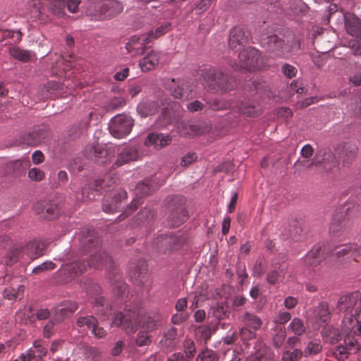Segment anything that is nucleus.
Here are the masks:
<instances>
[{
	"label": "nucleus",
	"mask_w": 361,
	"mask_h": 361,
	"mask_svg": "<svg viewBox=\"0 0 361 361\" xmlns=\"http://www.w3.org/2000/svg\"><path fill=\"white\" fill-rule=\"evenodd\" d=\"M142 311L137 305H126L122 312H117L112 318L111 325L122 326L128 334L134 333L140 324Z\"/></svg>",
	"instance_id": "nucleus-1"
},
{
	"label": "nucleus",
	"mask_w": 361,
	"mask_h": 361,
	"mask_svg": "<svg viewBox=\"0 0 361 361\" xmlns=\"http://www.w3.org/2000/svg\"><path fill=\"white\" fill-rule=\"evenodd\" d=\"M202 76L204 85L214 92H226L231 90L228 75L220 71L212 68L204 69L202 71Z\"/></svg>",
	"instance_id": "nucleus-2"
},
{
	"label": "nucleus",
	"mask_w": 361,
	"mask_h": 361,
	"mask_svg": "<svg viewBox=\"0 0 361 361\" xmlns=\"http://www.w3.org/2000/svg\"><path fill=\"white\" fill-rule=\"evenodd\" d=\"M134 126L133 119L128 114H117L114 116L109 125V132L116 138H123L129 135Z\"/></svg>",
	"instance_id": "nucleus-3"
},
{
	"label": "nucleus",
	"mask_w": 361,
	"mask_h": 361,
	"mask_svg": "<svg viewBox=\"0 0 361 361\" xmlns=\"http://www.w3.org/2000/svg\"><path fill=\"white\" fill-rule=\"evenodd\" d=\"M238 63L232 65L233 68L239 71H254L259 66L260 53L252 47L241 51L238 55Z\"/></svg>",
	"instance_id": "nucleus-4"
},
{
	"label": "nucleus",
	"mask_w": 361,
	"mask_h": 361,
	"mask_svg": "<svg viewBox=\"0 0 361 361\" xmlns=\"http://www.w3.org/2000/svg\"><path fill=\"white\" fill-rule=\"evenodd\" d=\"M127 192L122 188L111 190L107 194L103 200L102 208L106 213H114L120 211L123 207Z\"/></svg>",
	"instance_id": "nucleus-5"
},
{
	"label": "nucleus",
	"mask_w": 361,
	"mask_h": 361,
	"mask_svg": "<svg viewBox=\"0 0 361 361\" xmlns=\"http://www.w3.org/2000/svg\"><path fill=\"white\" fill-rule=\"evenodd\" d=\"M186 242V238L180 233L173 234L172 233L158 236L156 245L159 252L166 253L173 250L179 248Z\"/></svg>",
	"instance_id": "nucleus-6"
},
{
	"label": "nucleus",
	"mask_w": 361,
	"mask_h": 361,
	"mask_svg": "<svg viewBox=\"0 0 361 361\" xmlns=\"http://www.w3.org/2000/svg\"><path fill=\"white\" fill-rule=\"evenodd\" d=\"M78 238L80 247L84 252L96 250L100 247V239L93 229L82 228L78 233Z\"/></svg>",
	"instance_id": "nucleus-7"
},
{
	"label": "nucleus",
	"mask_w": 361,
	"mask_h": 361,
	"mask_svg": "<svg viewBox=\"0 0 361 361\" xmlns=\"http://www.w3.org/2000/svg\"><path fill=\"white\" fill-rule=\"evenodd\" d=\"M351 225V221L347 217L346 211L344 209H340L334 214L329 230L331 233L340 235L347 233Z\"/></svg>",
	"instance_id": "nucleus-8"
},
{
	"label": "nucleus",
	"mask_w": 361,
	"mask_h": 361,
	"mask_svg": "<svg viewBox=\"0 0 361 361\" xmlns=\"http://www.w3.org/2000/svg\"><path fill=\"white\" fill-rule=\"evenodd\" d=\"M117 152L118 156L114 163V166L116 167H120L130 161H137L143 155L137 146H126L121 149L118 148Z\"/></svg>",
	"instance_id": "nucleus-9"
},
{
	"label": "nucleus",
	"mask_w": 361,
	"mask_h": 361,
	"mask_svg": "<svg viewBox=\"0 0 361 361\" xmlns=\"http://www.w3.org/2000/svg\"><path fill=\"white\" fill-rule=\"evenodd\" d=\"M150 43L149 38L145 33L131 36L126 44V49L132 56L142 55L146 49V44Z\"/></svg>",
	"instance_id": "nucleus-10"
},
{
	"label": "nucleus",
	"mask_w": 361,
	"mask_h": 361,
	"mask_svg": "<svg viewBox=\"0 0 361 361\" xmlns=\"http://www.w3.org/2000/svg\"><path fill=\"white\" fill-rule=\"evenodd\" d=\"M171 95L182 100H188L192 91V87L188 82L183 80L171 79L167 84Z\"/></svg>",
	"instance_id": "nucleus-11"
},
{
	"label": "nucleus",
	"mask_w": 361,
	"mask_h": 361,
	"mask_svg": "<svg viewBox=\"0 0 361 361\" xmlns=\"http://www.w3.org/2000/svg\"><path fill=\"white\" fill-rule=\"evenodd\" d=\"M33 211L40 218L47 220L55 219L60 213V209L56 203L47 201H40L35 203Z\"/></svg>",
	"instance_id": "nucleus-12"
},
{
	"label": "nucleus",
	"mask_w": 361,
	"mask_h": 361,
	"mask_svg": "<svg viewBox=\"0 0 361 361\" xmlns=\"http://www.w3.org/2000/svg\"><path fill=\"white\" fill-rule=\"evenodd\" d=\"M106 179L95 180L93 183H88L82 187L80 192H77L76 197L81 201L94 200L97 195H99L100 190L108 185Z\"/></svg>",
	"instance_id": "nucleus-13"
},
{
	"label": "nucleus",
	"mask_w": 361,
	"mask_h": 361,
	"mask_svg": "<svg viewBox=\"0 0 361 361\" xmlns=\"http://www.w3.org/2000/svg\"><path fill=\"white\" fill-rule=\"evenodd\" d=\"M360 310L357 311L355 310V312L346 313L343 322H342V329L345 333H352L353 331L355 334L357 331L361 334V294L360 300Z\"/></svg>",
	"instance_id": "nucleus-14"
},
{
	"label": "nucleus",
	"mask_w": 361,
	"mask_h": 361,
	"mask_svg": "<svg viewBox=\"0 0 361 361\" xmlns=\"http://www.w3.org/2000/svg\"><path fill=\"white\" fill-rule=\"evenodd\" d=\"M78 306L75 302L66 300L59 304L54 309V319L56 322H61L65 318L71 317Z\"/></svg>",
	"instance_id": "nucleus-15"
},
{
	"label": "nucleus",
	"mask_w": 361,
	"mask_h": 361,
	"mask_svg": "<svg viewBox=\"0 0 361 361\" xmlns=\"http://www.w3.org/2000/svg\"><path fill=\"white\" fill-rule=\"evenodd\" d=\"M48 136V133L44 126L37 127L32 131L24 134L20 142L28 146H36L43 142Z\"/></svg>",
	"instance_id": "nucleus-16"
},
{
	"label": "nucleus",
	"mask_w": 361,
	"mask_h": 361,
	"mask_svg": "<svg viewBox=\"0 0 361 361\" xmlns=\"http://www.w3.org/2000/svg\"><path fill=\"white\" fill-rule=\"evenodd\" d=\"M361 293H353L350 295L341 296L338 301L337 307L340 311L346 312L350 313L354 307L357 309V311L360 310V300Z\"/></svg>",
	"instance_id": "nucleus-17"
},
{
	"label": "nucleus",
	"mask_w": 361,
	"mask_h": 361,
	"mask_svg": "<svg viewBox=\"0 0 361 361\" xmlns=\"http://www.w3.org/2000/svg\"><path fill=\"white\" fill-rule=\"evenodd\" d=\"M248 42V37L245 31L240 27H233L229 35L228 44L231 49L239 51Z\"/></svg>",
	"instance_id": "nucleus-18"
},
{
	"label": "nucleus",
	"mask_w": 361,
	"mask_h": 361,
	"mask_svg": "<svg viewBox=\"0 0 361 361\" xmlns=\"http://www.w3.org/2000/svg\"><path fill=\"white\" fill-rule=\"evenodd\" d=\"M130 280L137 284L143 285L147 282L148 269L145 262H139L137 264L132 265L129 269Z\"/></svg>",
	"instance_id": "nucleus-19"
},
{
	"label": "nucleus",
	"mask_w": 361,
	"mask_h": 361,
	"mask_svg": "<svg viewBox=\"0 0 361 361\" xmlns=\"http://www.w3.org/2000/svg\"><path fill=\"white\" fill-rule=\"evenodd\" d=\"M107 152L108 149L102 145H87L84 149V154L91 160L103 164L109 160L106 157Z\"/></svg>",
	"instance_id": "nucleus-20"
},
{
	"label": "nucleus",
	"mask_w": 361,
	"mask_h": 361,
	"mask_svg": "<svg viewBox=\"0 0 361 361\" xmlns=\"http://www.w3.org/2000/svg\"><path fill=\"white\" fill-rule=\"evenodd\" d=\"M172 137L170 135L151 133L147 135L145 140L146 147H153L156 149H160L171 143Z\"/></svg>",
	"instance_id": "nucleus-21"
},
{
	"label": "nucleus",
	"mask_w": 361,
	"mask_h": 361,
	"mask_svg": "<svg viewBox=\"0 0 361 361\" xmlns=\"http://www.w3.org/2000/svg\"><path fill=\"white\" fill-rule=\"evenodd\" d=\"M123 10L122 3L118 0H106L99 8V11L104 19H111L120 14Z\"/></svg>",
	"instance_id": "nucleus-22"
},
{
	"label": "nucleus",
	"mask_w": 361,
	"mask_h": 361,
	"mask_svg": "<svg viewBox=\"0 0 361 361\" xmlns=\"http://www.w3.org/2000/svg\"><path fill=\"white\" fill-rule=\"evenodd\" d=\"M87 267L100 269L106 266L109 269L113 267L112 258L104 250H97L94 255H90L87 261Z\"/></svg>",
	"instance_id": "nucleus-23"
},
{
	"label": "nucleus",
	"mask_w": 361,
	"mask_h": 361,
	"mask_svg": "<svg viewBox=\"0 0 361 361\" xmlns=\"http://www.w3.org/2000/svg\"><path fill=\"white\" fill-rule=\"evenodd\" d=\"M357 147L354 143L344 142L339 145L337 151L344 164H350L357 154Z\"/></svg>",
	"instance_id": "nucleus-24"
},
{
	"label": "nucleus",
	"mask_w": 361,
	"mask_h": 361,
	"mask_svg": "<svg viewBox=\"0 0 361 361\" xmlns=\"http://www.w3.org/2000/svg\"><path fill=\"white\" fill-rule=\"evenodd\" d=\"M345 27L348 34L359 37L361 35V22L353 13H347L344 16Z\"/></svg>",
	"instance_id": "nucleus-25"
},
{
	"label": "nucleus",
	"mask_w": 361,
	"mask_h": 361,
	"mask_svg": "<svg viewBox=\"0 0 361 361\" xmlns=\"http://www.w3.org/2000/svg\"><path fill=\"white\" fill-rule=\"evenodd\" d=\"M46 247L45 243L41 240H32L23 247L24 255H26L30 259H36L43 255Z\"/></svg>",
	"instance_id": "nucleus-26"
},
{
	"label": "nucleus",
	"mask_w": 361,
	"mask_h": 361,
	"mask_svg": "<svg viewBox=\"0 0 361 361\" xmlns=\"http://www.w3.org/2000/svg\"><path fill=\"white\" fill-rule=\"evenodd\" d=\"M188 219L187 212L182 206L173 209L167 219L169 226L177 227L183 224Z\"/></svg>",
	"instance_id": "nucleus-27"
},
{
	"label": "nucleus",
	"mask_w": 361,
	"mask_h": 361,
	"mask_svg": "<svg viewBox=\"0 0 361 361\" xmlns=\"http://www.w3.org/2000/svg\"><path fill=\"white\" fill-rule=\"evenodd\" d=\"M87 264L85 261L76 260L64 267L65 274H67V278L71 279L75 276L82 274L87 270Z\"/></svg>",
	"instance_id": "nucleus-28"
},
{
	"label": "nucleus",
	"mask_w": 361,
	"mask_h": 361,
	"mask_svg": "<svg viewBox=\"0 0 361 361\" xmlns=\"http://www.w3.org/2000/svg\"><path fill=\"white\" fill-rule=\"evenodd\" d=\"M282 38L276 35L267 36L262 39V44L269 51L279 56V49L282 45Z\"/></svg>",
	"instance_id": "nucleus-29"
},
{
	"label": "nucleus",
	"mask_w": 361,
	"mask_h": 361,
	"mask_svg": "<svg viewBox=\"0 0 361 361\" xmlns=\"http://www.w3.org/2000/svg\"><path fill=\"white\" fill-rule=\"evenodd\" d=\"M9 55L14 59L23 63H27L35 57V53L30 50L23 49L17 46H13L8 49Z\"/></svg>",
	"instance_id": "nucleus-30"
},
{
	"label": "nucleus",
	"mask_w": 361,
	"mask_h": 361,
	"mask_svg": "<svg viewBox=\"0 0 361 361\" xmlns=\"http://www.w3.org/2000/svg\"><path fill=\"white\" fill-rule=\"evenodd\" d=\"M320 252L321 247L319 246H314L305 257L303 261L304 266L308 269L318 266L323 259Z\"/></svg>",
	"instance_id": "nucleus-31"
},
{
	"label": "nucleus",
	"mask_w": 361,
	"mask_h": 361,
	"mask_svg": "<svg viewBox=\"0 0 361 361\" xmlns=\"http://www.w3.org/2000/svg\"><path fill=\"white\" fill-rule=\"evenodd\" d=\"M29 166L30 163L27 160H16L6 164V171L9 174L18 176L23 173Z\"/></svg>",
	"instance_id": "nucleus-32"
},
{
	"label": "nucleus",
	"mask_w": 361,
	"mask_h": 361,
	"mask_svg": "<svg viewBox=\"0 0 361 361\" xmlns=\"http://www.w3.org/2000/svg\"><path fill=\"white\" fill-rule=\"evenodd\" d=\"M333 162L334 164V156L330 152L326 151H319L317 152L313 159H312L311 163L308 165V168H311L313 166H320L324 165L325 168L326 167L327 163Z\"/></svg>",
	"instance_id": "nucleus-33"
},
{
	"label": "nucleus",
	"mask_w": 361,
	"mask_h": 361,
	"mask_svg": "<svg viewBox=\"0 0 361 361\" xmlns=\"http://www.w3.org/2000/svg\"><path fill=\"white\" fill-rule=\"evenodd\" d=\"M159 53L151 51L145 56L140 62V66L143 72H147L154 68L159 63Z\"/></svg>",
	"instance_id": "nucleus-34"
},
{
	"label": "nucleus",
	"mask_w": 361,
	"mask_h": 361,
	"mask_svg": "<svg viewBox=\"0 0 361 361\" xmlns=\"http://www.w3.org/2000/svg\"><path fill=\"white\" fill-rule=\"evenodd\" d=\"M241 322L244 324V326H247L256 331L262 325L261 319L253 313L246 312L240 317Z\"/></svg>",
	"instance_id": "nucleus-35"
},
{
	"label": "nucleus",
	"mask_w": 361,
	"mask_h": 361,
	"mask_svg": "<svg viewBox=\"0 0 361 361\" xmlns=\"http://www.w3.org/2000/svg\"><path fill=\"white\" fill-rule=\"evenodd\" d=\"M335 255L338 257L348 255V257H351L355 259L357 255H361V248L357 247L355 245H345L343 246L337 247Z\"/></svg>",
	"instance_id": "nucleus-36"
},
{
	"label": "nucleus",
	"mask_w": 361,
	"mask_h": 361,
	"mask_svg": "<svg viewBox=\"0 0 361 361\" xmlns=\"http://www.w3.org/2000/svg\"><path fill=\"white\" fill-rule=\"evenodd\" d=\"M300 49V44L298 40H292L286 42L282 39V45L279 49V57H287L293 52L298 51Z\"/></svg>",
	"instance_id": "nucleus-37"
},
{
	"label": "nucleus",
	"mask_w": 361,
	"mask_h": 361,
	"mask_svg": "<svg viewBox=\"0 0 361 361\" xmlns=\"http://www.w3.org/2000/svg\"><path fill=\"white\" fill-rule=\"evenodd\" d=\"M156 187L153 185V182L150 179H145L137 183L135 192L136 195L146 196L150 195L154 191Z\"/></svg>",
	"instance_id": "nucleus-38"
},
{
	"label": "nucleus",
	"mask_w": 361,
	"mask_h": 361,
	"mask_svg": "<svg viewBox=\"0 0 361 361\" xmlns=\"http://www.w3.org/2000/svg\"><path fill=\"white\" fill-rule=\"evenodd\" d=\"M44 343L42 340H37L33 343L32 348L28 350L33 353L35 361H42L47 353Z\"/></svg>",
	"instance_id": "nucleus-39"
},
{
	"label": "nucleus",
	"mask_w": 361,
	"mask_h": 361,
	"mask_svg": "<svg viewBox=\"0 0 361 361\" xmlns=\"http://www.w3.org/2000/svg\"><path fill=\"white\" fill-rule=\"evenodd\" d=\"M180 133L185 137L198 135L200 133V128L196 124L180 123L178 126Z\"/></svg>",
	"instance_id": "nucleus-40"
},
{
	"label": "nucleus",
	"mask_w": 361,
	"mask_h": 361,
	"mask_svg": "<svg viewBox=\"0 0 361 361\" xmlns=\"http://www.w3.org/2000/svg\"><path fill=\"white\" fill-rule=\"evenodd\" d=\"M317 318L322 322H328L331 319V312L327 302H322L317 307Z\"/></svg>",
	"instance_id": "nucleus-41"
},
{
	"label": "nucleus",
	"mask_w": 361,
	"mask_h": 361,
	"mask_svg": "<svg viewBox=\"0 0 361 361\" xmlns=\"http://www.w3.org/2000/svg\"><path fill=\"white\" fill-rule=\"evenodd\" d=\"M24 286L18 285L17 288L8 287L4 290L3 295L4 298L12 300L18 298H21L24 293Z\"/></svg>",
	"instance_id": "nucleus-42"
},
{
	"label": "nucleus",
	"mask_w": 361,
	"mask_h": 361,
	"mask_svg": "<svg viewBox=\"0 0 361 361\" xmlns=\"http://www.w3.org/2000/svg\"><path fill=\"white\" fill-rule=\"evenodd\" d=\"M229 307L225 302L217 303L212 307V315L219 320L224 319L228 317Z\"/></svg>",
	"instance_id": "nucleus-43"
},
{
	"label": "nucleus",
	"mask_w": 361,
	"mask_h": 361,
	"mask_svg": "<svg viewBox=\"0 0 361 361\" xmlns=\"http://www.w3.org/2000/svg\"><path fill=\"white\" fill-rule=\"evenodd\" d=\"M171 27V24L170 23H164L158 27L155 31L150 30L145 34L146 36H148L149 38V42H152L154 39H158L159 37L163 36L166 32H168Z\"/></svg>",
	"instance_id": "nucleus-44"
},
{
	"label": "nucleus",
	"mask_w": 361,
	"mask_h": 361,
	"mask_svg": "<svg viewBox=\"0 0 361 361\" xmlns=\"http://www.w3.org/2000/svg\"><path fill=\"white\" fill-rule=\"evenodd\" d=\"M219 355L217 352L205 348L197 355L195 361H218Z\"/></svg>",
	"instance_id": "nucleus-45"
},
{
	"label": "nucleus",
	"mask_w": 361,
	"mask_h": 361,
	"mask_svg": "<svg viewBox=\"0 0 361 361\" xmlns=\"http://www.w3.org/2000/svg\"><path fill=\"white\" fill-rule=\"evenodd\" d=\"M157 109L158 104L156 102H149L138 106V111L144 117L154 114Z\"/></svg>",
	"instance_id": "nucleus-46"
},
{
	"label": "nucleus",
	"mask_w": 361,
	"mask_h": 361,
	"mask_svg": "<svg viewBox=\"0 0 361 361\" xmlns=\"http://www.w3.org/2000/svg\"><path fill=\"white\" fill-rule=\"evenodd\" d=\"M288 329L296 336H301L305 332V326L303 322L298 317L293 319L288 326Z\"/></svg>",
	"instance_id": "nucleus-47"
},
{
	"label": "nucleus",
	"mask_w": 361,
	"mask_h": 361,
	"mask_svg": "<svg viewBox=\"0 0 361 361\" xmlns=\"http://www.w3.org/2000/svg\"><path fill=\"white\" fill-rule=\"evenodd\" d=\"M354 333H348L344 338L345 347L350 352H357L360 348V345L354 336Z\"/></svg>",
	"instance_id": "nucleus-48"
},
{
	"label": "nucleus",
	"mask_w": 361,
	"mask_h": 361,
	"mask_svg": "<svg viewBox=\"0 0 361 361\" xmlns=\"http://www.w3.org/2000/svg\"><path fill=\"white\" fill-rule=\"evenodd\" d=\"M23 257V247H15L8 252L6 256V263L7 264H12Z\"/></svg>",
	"instance_id": "nucleus-49"
},
{
	"label": "nucleus",
	"mask_w": 361,
	"mask_h": 361,
	"mask_svg": "<svg viewBox=\"0 0 361 361\" xmlns=\"http://www.w3.org/2000/svg\"><path fill=\"white\" fill-rule=\"evenodd\" d=\"M22 32L20 30H2L0 29V42H3L7 38L15 39V41L18 43L21 41Z\"/></svg>",
	"instance_id": "nucleus-50"
},
{
	"label": "nucleus",
	"mask_w": 361,
	"mask_h": 361,
	"mask_svg": "<svg viewBox=\"0 0 361 361\" xmlns=\"http://www.w3.org/2000/svg\"><path fill=\"white\" fill-rule=\"evenodd\" d=\"M322 349V345L319 341L314 340L310 341L303 352V355L307 357L310 355H316L319 353Z\"/></svg>",
	"instance_id": "nucleus-51"
},
{
	"label": "nucleus",
	"mask_w": 361,
	"mask_h": 361,
	"mask_svg": "<svg viewBox=\"0 0 361 361\" xmlns=\"http://www.w3.org/2000/svg\"><path fill=\"white\" fill-rule=\"evenodd\" d=\"M303 355L300 349H295L293 351L286 350L282 354V361H300Z\"/></svg>",
	"instance_id": "nucleus-52"
},
{
	"label": "nucleus",
	"mask_w": 361,
	"mask_h": 361,
	"mask_svg": "<svg viewBox=\"0 0 361 361\" xmlns=\"http://www.w3.org/2000/svg\"><path fill=\"white\" fill-rule=\"evenodd\" d=\"M286 337V330L283 328H279L275 330V334L273 336L272 342L275 348H278L282 346Z\"/></svg>",
	"instance_id": "nucleus-53"
},
{
	"label": "nucleus",
	"mask_w": 361,
	"mask_h": 361,
	"mask_svg": "<svg viewBox=\"0 0 361 361\" xmlns=\"http://www.w3.org/2000/svg\"><path fill=\"white\" fill-rule=\"evenodd\" d=\"M97 323V319L93 316L80 317L78 319L76 324L78 327L87 326L88 329L94 327V325Z\"/></svg>",
	"instance_id": "nucleus-54"
},
{
	"label": "nucleus",
	"mask_w": 361,
	"mask_h": 361,
	"mask_svg": "<svg viewBox=\"0 0 361 361\" xmlns=\"http://www.w3.org/2000/svg\"><path fill=\"white\" fill-rule=\"evenodd\" d=\"M183 350L187 357H192L196 353L195 342L190 338H185L183 343Z\"/></svg>",
	"instance_id": "nucleus-55"
},
{
	"label": "nucleus",
	"mask_w": 361,
	"mask_h": 361,
	"mask_svg": "<svg viewBox=\"0 0 361 361\" xmlns=\"http://www.w3.org/2000/svg\"><path fill=\"white\" fill-rule=\"evenodd\" d=\"M140 204V202L138 200L133 199L129 205L125 207L123 212L118 216L120 221L123 220L125 218L131 214L135 209H137L138 205Z\"/></svg>",
	"instance_id": "nucleus-56"
},
{
	"label": "nucleus",
	"mask_w": 361,
	"mask_h": 361,
	"mask_svg": "<svg viewBox=\"0 0 361 361\" xmlns=\"http://www.w3.org/2000/svg\"><path fill=\"white\" fill-rule=\"evenodd\" d=\"M126 104V100L123 97H114L109 101L106 105L107 111H113Z\"/></svg>",
	"instance_id": "nucleus-57"
},
{
	"label": "nucleus",
	"mask_w": 361,
	"mask_h": 361,
	"mask_svg": "<svg viewBox=\"0 0 361 361\" xmlns=\"http://www.w3.org/2000/svg\"><path fill=\"white\" fill-rule=\"evenodd\" d=\"M283 276L282 269H275L269 271L267 276V281L269 284H275L279 282V279Z\"/></svg>",
	"instance_id": "nucleus-58"
},
{
	"label": "nucleus",
	"mask_w": 361,
	"mask_h": 361,
	"mask_svg": "<svg viewBox=\"0 0 361 361\" xmlns=\"http://www.w3.org/2000/svg\"><path fill=\"white\" fill-rule=\"evenodd\" d=\"M239 111L240 114L252 117L257 116L259 114L258 111L254 106L249 105L247 103H243L241 104L240 107L239 108Z\"/></svg>",
	"instance_id": "nucleus-59"
},
{
	"label": "nucleus",
	"mask_w": 361,
	"mask_h": 361,
	"mask_svg": "<svg viewBox=\"0 0 361 361\" xmlns=\"http://www.w3.org/2000/svg\"><path fill=\"white\" fill-rule=\"evenodd\" d=\"M350 351L343 345L336 346L333 351V355L338 360H344Z\"/></svg>",
	"instance_id": "nucleus-60"
},
{
	"label": "nucleus",
	"mask_w": 361,
	"mask_h": 361,
	"mask_svg": "<svg viewBox=\"0 0 361 361\" xmlns=\"http://www.w3.org/2000/svg\"><path fill=\"white\" fill-rule=\"evenodd\" d=\"M65 4L63 0H59L56 1L51 6V11L54 14L57 16L58 17H64L66 16V13L64 11Z\"/></svg>",
	"instance_id": "nucleus-61"
},
{
	"label": "nucleus",
	"mask_w": 361,
	"mask_h": 361,
	"mask_svg": "<svg viewBox=\"0 0 361 361\" xmlns=\"http://www.w3.org/2000/svg\"><path fill=\"white\" fill-rule=\"evenodd\" d=\"M348 47L355 56H361V37L349 41Z\"/></svg>",
	"instance_id": "nucleus-62"
},
{
	"label": "nucleus",
	"mask_w": 361,
	"mask_h": 361,
	"mask_svg": "<svg viewBox=\"0 0 361 361\" xmlns=\"http://www.w3.org/2000/svg\"><path fill=\"white\" fill-rule=\"evenodd\" d=\"M154 216V211L151 208L145 207L137 214V218L141 221L152 219Z\"/></svg>",
	"instance_id": "nucleus-63"
},
{
	"label": "nucleus",
	"mask_w": 361,
	"mask_h": 361,
	"mask_svg": "<svg viewBox=\"0 0 361 361\" xmlns=\"http://www.w3.org/2000/svg\"><path fill=\"white\" fill-rule=\"evenodd\" d=\"M28 177L33 181H40L44 178V173L38 168H32L28 171Z\"/></svg>",
	"instance_id": "nucleus-64"
}]
</instances>
